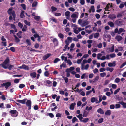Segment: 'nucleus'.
Listing matches in <instances>:
<instances>
[{
	"mask_svg": "<svg viewBox=\"0 0 126 126\" xmlns=\"http://www.w3.org/2000/svg\"><path fill=\"white\" fill-rule=\"evenodd\" d=\"M79 13L78 12H75L73 13L71 15V17L72 18V21L73 23H75L76 21V19L79 16Z\"/></svg>",
	"mask_w": 126,
	"mask_h": 126,
	"instance_id": "1",
	"label": "nucleus"
},
{
	"mask_svg": "<svg viewBox=\"0 0 126 126\" xmlns=\"http://www.w3.org/2000/svg\"><path fill=\"white\" fill-rule=\"evenodd\" d=\"M102 97V95H99L98 96L99 98V101H98L97 98L95 97H93L91 99V101L92 103H94L95 102L96 103H99L102 101L101 97Z\"/></svg>",
	"mask_w": 126,
	"mask_h": 126,
	"instance_id": "2",
	"label": "nucleus"
},
{
	"mask_svg": "<svg viewBox=\"0 0 126 126\" xmlns=\"http://www.w3.org/2000/svg\"><path fill=\"white\" fill-rule=\"evenodd\" d=\"M9 59H6L3 62V63L1 64L2 67L4 69L7 68L9 66Z\"/></svg>",
	"mask_w": 126,
	"mask_h": 126,
	"instance_id": "3",
	"label": "nucleus"
},
{
	"mask_svg": "<svg viewBox=\"0 0 126 126\" xmlns=\"http://www.w3.org/2000/svg\"><path fill=\"white\" fill-rule=\"evenodd\" d=\"M13 8H10L9 9L8 11V14L10 15H12L14 18V20L15 19V12L12 10Z\"/></svg>",
	"mask_w": 126,
	"mask_h": 126,
	"instance_id": "4",
	"label": "nucleus"
},
{
	"mask_svg": "<svg viewBox=\"0 0 126 126\" xmlns=\"http://www.w3.org/2000/svg\"><path fill=\"white\" fill-rule=\"evenodd\" d=\"M10 112L11 114V116L14 117L17 116L18 114V112L16 110H11L10 111Z\"/></svg>",
	"mask_w": 126,
	"mask_h": 126,
	"instance_id": "5",
	"label": "nucleus"
},
{
	"mask_svg": "<svg viewBox=\"0 0 126 126\" xmlns=\"http://www.w3.org/2000/svg\"><path fill=\"white\" fill-rule=\"evenodd\" d=\"M11 85V83L10 82H8L6 83H3L1 84V87H5L6 89H7L8 87Z\"/></svg>",
	"mask_w": 126,
	"mask_h": 126,
	"instance_id": "6",
	"label": "nucleus"
},
{
	"mask_svg": "<svg viewBox=\"0 0 126 126\" xmlns=\"http://www.w3.org/2000/svg\"><path fill=\"white\" fill-rule=\"evenodd\" d=\"M89 66V65L88 64H87L86 65H85V64L81 65V69L83 70H87L88 69Z\"/></svg>",
	"mask_w": 126,
	"mask_h": 126,
	"instance_id": "7",
	"label": "nucleus"
},
{
	"mask_svg": "<svg viewBox=\"0 0 126 126\" xmlns=\"http://www.w3.org/2000/svg\"><path fill=\"white\" fill-rule=\"evenodd\" d=\"M26 105L28 107V110H29L31 109V106L32 102L31 101L28 100L26 103Z\"/></svg>",
	"mask_w": 126,
	"mask_h": 126,
	"instance_id": "8",
	"label": "nucleus"
},
{
	"mask_svg": "<svg viewBox=\"0 0 126 126\" xmlns=\"http://www.w3.org/2000/svg\"><path fill=\"white\" fill-rule=\"evenodd\" d=\"M70 12L68 11L66 12L65 13V15L66 16V18L68 20H69L70 18Z\"/></svg>",
	"mask_w": 126,
	"mask_h": 126,
	"instance_id": "9",
	"label": "nucleus"
},
{
	"mask_svg": "<svg viewBox=\"0 0 126 126\" xmlns=\"http://www.w3.org/2000/svg\"><path fill=\"white\" fill-rule=\"evenodd\" d=\"M114 45H113L110 48H108L107 49V50L108 52H112L114 51Z\"/></svg>",
	"mask_w": 126,
	"mask_h": 126,
	"instance_id": "10",
	"label": "nucleus"
},
{
	"mask_svg": "<svg viewBox=\"0 0 126 126\" xmlns=\"http://www.w3.org/2000/svg\"><path fill=\"white\" fill-rule=\"evenodd\" d=\"M51 55V54H47L43 56V60H45L50 56Z\"/></svg>",
	"mask_w": 126,
	"mask_h": 126,
	"instance_id": "11",
	"label": "nucleus"
},
{
	"mask_svg": "<svg viewBox=\"0 0 126 126\" xmlns=\"http://www.w3.org/2000/svg\"><path fill=\"white\" fill-rule=\"evenodd\" d=\"M75 69V68L73 67H71L69 68H68L65 71L66 72H70L71 71H73Z\"/></svg>",
	"mask_w": 126,
	"mask_h": 126,
	"instance_id": "12",
	"label": "nucleus"
},
{
	"mask_svg": "<svg viewBox=\"0 0 126 126\" xmlns=\"http://www.w3.org/2000/svg\"><path fill=\"white\" fill-rule=\"evenodd\" d=\"M89 23V22L87 20L84 21H82V23L81 24V26L83 27L88 24Z\"/></svg>",
	"mask_w": 126,
	"mask_h": 126,
	"instance_id": "13",
	"label": "nucleus"
},
{
	"mask_svg": "<svg viewBox=\"0 0 126 126\" xmlns=\"http://www.w3.org/2000/svg\"><path fill=\"white\" fill-rule=\"evenodd\" d=\"M92 91L94 94L95 93V92L94 88H92L91 90L87 91L86 93V95H88L90 94L91 93Z\"/></svg>",
	"mask_w": 126,
	"mask_h": 126,
	"instance_id": "14",
	"label": "nucleus"
},
{
	"mask_svg": "<svg viewBox=\"0 0 126 126\" xmlns=\"http://www.w3.org/2000/svg\"><path fill=\"white\" fill-rule=\"evenodd\" d=\"M108 18L112 20H113L116 18V16L114 14L109 15L108 16Z\"/></svg>",
	"mask_w": 126,
	"mask_h": 126,
	"instance_id": "15",
	"label": "nucleus"
},
{
	"mask_svg": "<svg viewBox=\"0 0 126 126\" xmlns=\"http://www.w3.org/2000/svg\"><path fill=\"white\" fill-rule=\"evenodd\" d=\"M115 61H114L113 63H108V65L109 67H114L116 64Z\"/></svg>",
	"mask_w": 126,
	"mask_h": 126,
	"instance_id": "16",
	"label": "nucleus"
},
{
	"mask_svg": "<svg viewBox=\"0 0 126 126\" xmlns=\"http://www.w3.org/2000/svg\"><path fill=\"white\" fill-rule=\"evenodd\" d=\"M36 73L35 72H31L30 73L31 77L33 78H35L36 76Z\"/></svg>",
	"mask_w": 126,
	"mask_h": 126,
	"instance_id": "17",
	"label": "nucleus"
},
{
	"mask_svg": "<svg viewBox=\"0 0 126 126\" xmlns=\"http://www.w3.org/2000/svg\"><path fill=\"white\" fill-rule=\"evenodd\" d=\"M97 112L101 114H103L104 113V112L103 110L101 108L98 109Z\"/></svg>",
	"mask_w": 126,
	"mask_h": 126,
	"instance_id": "18",
	"label": "nucleus"
},
{
	"mask_svg": "<svg viewBox=\"0 0 126 126\" xmlns=\"http://www.w3.org/2000/svg\"><path fill=\"white\" fill-rule=\"evenodd\" d=\"M75 105L76 103H71L70 106V109L71 110H73L74 109V106Z\"/></svg>",
	"mask_w": 126,
	"mask_h": 126,
	"instance_id": "19",
	"label": "nucleus"
},
{
	"mask_svg": "<svg viewBox=\"0 0 126 126\" xmlns=\"http://www.w3.org/2000/svg\"><path fill=\"white\" fill-rule=\"evenodd\" d=\"M115 38L118 41H120L122 39V37L120 35L116 36Z\"/></svg>",
	"mask_w": 126,
	"mask_h": 126,
	"instance_id": "20",
	"label": "nucleus"
},
{
	"mask_svg": "<svg viewBox=\"0 0 126 126\" xmlns=\"http://www.w3.org/2000/svg\"><path fill=\"white\" fill-rule=\"evenodd\" d=\"M53 42L55 46L57 45L58 44V42L56 38L53 39Z\"/></svg>",
	"mask_w": 126,
	"mask_h": 126,
	"instance_id": "21",
	"label": "nucleus"
},
{
	"mask_svg": "<svg viewBox=\"0 0 126 126\" xmlns=\"http://www.w3.org/2000/svg\"><path fill=\"white\" fill-rule=\"evenodd\" d=\"M118 103L121 104L123 106V108H126V103H125L123 101H119L118 102Z\"/></svg>",
	"mask_w": 126,
	"mask_h": 126,
	"instance_id": "22",
	"label": "nucleus"
},
{
	"mask_svg": "<svg viewBox=\"0 0 126 126\" xmlns=\"http://www.w3.org/2000/svg\"><path fill=\"white\" fill-rule=\"evenodd\" d=\"M83 115L82 114H80L78 115H76V116L79 119L80 121H81L83 119Z\"/></svg>",
	"mask_w": 126,
	"mask_h": 126,
	"instance_id": "23",
	"label": "nucleus"
},
{
	"mask_svg": "<svg viewBox=\"0 0 126 126\" xmlns=\"http://www.w3.org/2000/svg\"><path fill=\"white\" fill-rule=\"evenodd\" d=\"M106 115L110 116L111 114V111L110 110H108L105 113Z\"/></svg>",
	"mask_w": 126,
	"mask_h": 126,
	"instance_id": "24",
	"label": "nucleus"
},
{
	"mask_svg": "<svg viewBox=\"0 0 126 126\" xmlns=\"http://www.w3.org/2000/svg\"><path fill=\"white\" fill-rule=\"evenodd\" d=\"M122 21L120 20H117L116 21L115 23L118 25H120L122 24Z\"/></svg>",
	"mask_w": 126,
	"mask_h": 126,
	"instance_id": "25",
	"label": "nucleus"
},
{
	"mask_svg": "<svg viewBox=\"0 0 126 126\" xmlns=\"http://www.w3.org/2000/svg\"><path fill=\"white\" fill-rule=\"evenodd\" d=\"M17 101L18 102L24 104L25 103L26 100L25 99H23L22 100H17Z\"/></svg>",
	"mask_w": 126,
	"mask_h": 126,
	"instance_id": "26",
	"label": "nucleus"
},
{
	"mask_svg": "<svg viewBox=\"0 0 126 126\" xmlns=\"http://www.w3.org/2000/svg\"><path fill=\"white\" fill-rule=\"evenodd\" d=\"M112 6L110 5V4L109 3L106 5V6L105 8V10L107 11V10L110 7H111Z\"/></svg>",
	"mask_w": 126,
	"mask_h": 126,
	"instance_id": "27",
	"label": "nucleus"
},
{
	"mask_svg": "<svg viewBox=\"0 0 126 126\" xmlns=\"http://www.w3.org/2000/svg\"><path fill=\"white\" fill-rule=\"evenodd\" d=\"M125 30L124 29L120 28L119 30L118 34H120L121 33L124 32Z\"/></svg>",
	"mask_w": 126,
	"mask_h": 126,
	"instance_id": "28",
	"label": "nucleus"
},
{
	"mask_svg": "<svg viewBox=\"0 0 126 126\" xmlns=\"http://www.w3.org/2000/svg\"><path fill=\"white\" fill-rule=\"evenodd\" d=\"M22 33V32L21 31H20L17 34V35L18 36L19 38H21V34Z\"/></svg>",
	"mask_w": 126,
	"mask_h": 126,
	"instance_id": "29",
	"label": "nucleus"
},
{
	"mask_svg": "<svg viewBox=\"0 0 126 126\" xmlns=\"http://www.w3.org/2000/svg\"><path fill=\"white\" fill-rule=\"evenodd\" d=\"M23 69L28 70H29V67L25 65V64H23Z\"/></svg>",
	"mask_w": 126,
	"mask_h": 126,
	"instance_id": "30",
	"label": "nucleus"
},
{
	"mask_svg": "<svg viewBox=\"0 0 126 126\" xmlns=\"http://www.w3.org/2000/svg\"><path fill=\"white\" fill-rule=\"evenodd\" d=\"M106 70L107 71H109L110 72H112L113 71L114 69L112 68H109L108 67L107 68Z\"/></svg>",
	"mask_w": 126,
	"mask_h": 126,
	"instance_id": "31",
	"label": "nucleus"
},
{
	"mask_svg": "<svg viewBox=\"0 0 126 126\" xmlns=\"http://www.w3.org/2000/svg\"><path fill=\"white\" fill-rule=\"evenodd\" d=\"M60 68L62 69V67L64 68H66V66L65 64L64 63H63L60 66Z\"/></svg>",
	"mask_w": 126,
	"mask_h": 126,
	"instance_id": "32",
	"label": "nucleus"
},
{
	"mask_svg": "<svg viewBox=\"0 0 126 126\" xmlns=\"http://www.w3.org/2000/svg\"><path fill=\"white\" fill-rule=\"evenodd\" d=\"M92 109V107L91 106H90V107L87 106H86L85 110L87 111H90Z\"/></svg>",
	"mask_w": 126,
	"mask_h": 126,
	"instance_id": "33",
	"label": "nucleus"
},
{
	"mask_svg": "<svg viewBox=\"0 0 126 126\" xmlns=\"http://www.w3.org/2000/svg\"><path fill=\"white\" fill-rule=\"evenodd\" d=\"M14 36L15 38V40L16 42H18L20 41V40L16 35H14Z\"/></svg>",
	"mask_w": 126,
	"mask_h": 126,
	"instance_id": "34",
	"label": "nucleus"
},
{
	"mask_svg": "<svg viewBox=\"0 0 126 126\" xmlns=\"http://www.w3.org/2000/svg\"><path fill=\"white\" fill-rule=\"evenodd\" d=\"M108 24L111 27H113L114 25V23L110 21H109L108 22Z\"/></svg>",
	"mask_w": 126,
	"mask_h": 126,
	"instance_id": "35",
	"label": "nucleus"
},
{
	"mask_svg": "<svg viewBox=\"0 0 126 126\" xmlns=\"http://www.w3.org/2000/svg\"><path fill=\"white\" fill-rule=\"evenodd\" d=\"M89 120V119L88 118H84L83 120H82L81 121V122H83L84 123H86Z\"/></svg>",
	"mask_w": 126,
	"mask_h": 126,
	"instance_id": "36",
	"label": "nucleus"
},
{
	"mask_svg": "<svg viewBox=\"0 0 126 126\" xmlns=\"http://www.w3.org/2000/svg\"><path fill=\"white\" fill-rule=\"evenodd\" d=\"M94 37L95 38H98L99 36V33H96L94 34Z\"/></svg>",
	"mask_w": 126,
	"mask_h": 126,
	"instance_id": "37",
	"label": "nucleus"
},
{
	"mask_svg": "<svg viewBox=\"0 0 126 126\" xmlns=\"http://www.w3.org/2000/svg\"><path fill=\"white\" fill-rule=\"evenodd\" d=\"M62 78L64 80L65 82L66 83H67L68 82V79L67 78L64 76H63Z\"/></svg>",
	"mask_w": 126,
	"mask_h": 126,
	"instance_id": "38",
	"label": "nucleus"
},
{
	"mask_svg": "<svg viewBox=\"0 0 126 126\" xmlns=\"http://www.w3.org/2000/svg\"><path fill=\"white\" fill-rule=\"evenodd\" d=\"M21 79H15L14 80V82L15 83H17L19 82Z\"/></svg>",
	"mask_w": 126,
	"mask_h": 126,
	"instance_id": "39",
	"label": "nucleus"
},
{
	"mask_svg": "<svg viewBox=\"0 0 126 126\" xmlns=\"http://www.w3.org/2000/svg\"><path fill=\"white\" fill-rule=\"evenodd\" d=\"M120 81V79L119 78H117L115 79L114 82L116 83H119Z\"/></svg>",
	"mask_w": 126,
	"mask_h": 126,
	"instance_id": "40",
	"label": "nucleus"
},
{
	"mask_svg": "<svg viewBox=\"0 0 126 126\" xmlns=\"http://www.w3.org/2000/svg\"><path fill=\"white\" fill-rule=\"evenodd\" d=\"M60 61V59L58 58H56L55 59L54 61V63H56L57 62L59 61Z\"/></svg>",
	"mask_w": 126,
	"mask_h": 126,
	"instance_id": "41",
	"label": "nucleus"
},
{
	"mask_svg": "<svg viewBox=\"0 0 126 126\" xmlns=\"http://www.w3.org/2000/svg\"><path fill=\"white\" fill-rule=\"evenodd\" d=\"M88 114V113L87 112L84 110L83 113V117H86L87 116Z\"/></svg>",
	"mask_w": 126,
	"mask_h": 126,
	"instance_id": "42",
	"label": "nucleus"
},
{
	"mask_svg": "<svg viewBox=\"0 0 126 126\" xmlns=\"http://www.w3.org/2000/svg\"><path fill=\"white\" fill-rule=\"evenodd\" d=\"M27 27L26 25L24 26L23 28L22 29V30L23 31H25L27 30Z\"/></svg>",
	"mask_w": 126,
	"mask_h": 126,
	"instance_id": "43",
	"label": "nucleus"
},
{
	"mask_svg": "<svg viewBox=\"0 0 126 126\" xmlns=\"http://www.w3.org/2000/svg\"><path fill=\"white\" fill-rule=\"evenodd\" d=\"M25 86V85L23 84H20L19 86V87L20 88H22Z\"/></svg>",
	"mask_w": 126,
	"mask_h": 126,
	"instance_id": "44",
	"label": "nucleus"
},
{
	"mask_svg": "<svg viewBox=\"0 0 126 126\" xmlns=\"http://www.w3.org/2000/svg\"><path fill=\"white\" fill-rule=\"evenodd\" d=\"M24 11H22L21 13V14L20 15V17L21 18H22L23 17L24 15Z\"/></svg>",
	"mask_w": 126,
	"mask_h": 126,
	"instance_id": "45",
	"label": "nucleus"
},
{
	"mask_svg": "<svg viewBox=\"0 0 126 126\" xmlns=\"http://www.w3.org/2000/svg\"><path fill=\"white\" fill-rule=\"evenodd\" d=\"M34 19L35 20L38 21L40 18V17L39 16H35L34 17Z\"/></svg>",
	"mask_w": 126,
	"mask_h": 126,
	"instance_id": "46",
	"label": "nucleus"
},
{
	"mask_svg": "<svg viewBox=\"0 0 126 126\" xmlns=\"http://www.w3.org/2000/svg\"><path fill=\"white\" fill-rule=\"evenodd\" d=\"M110 57L111 58H114L116 56L115 54L114 53L111 54H110Z\"/></svg>",
	"mask_w": 126,
	"mask_h": 126,
	"instance_id": "47",
	"label": "nucleus"
},
{
	"mask_svg": "<svg viewBox=\"0 0 126 126\" xmlns=\"http://www.w3.org/2000/svg\"><path fill=\"white\" fill-rule=\"evenodd\" d=\"M24 22L26 25L28 26H30V22L28 21H27L26 20H25L24 21Z\"/></svg>",
	"mask_w": 126,
	"mask_h": 126,
	"instance_id": "48",
	"label": "nucleus"
},
{
	"mask_svg": "<svg viewBox=\"0 0 126 126\" xmlns=\"http://www.w3.org/2000/svg\"><path fill=\"white\" fill-rule=\"evenodd\" d=\"M58 36L60 38L62 39H63L64 36V35L61 33H59L58 34Z\"/></svg>",
	"mask_w": 126,
	"mask_h": 126,
	"instance_id": "49",
	"label": "nucleus"
},
{
	"mask_svg": "<svg viewBox=\"0 0 126 126\" xmlns=\"http://www.w3.org/2000/svg\"><path fill=\"white\" fill-rule=\"evenodd\" d=\"M78 120L75 117H74L72 119V122L73 123H74L76 121H77Z\"/></svg>",
	"mask_w": 126,
	"mask_h": 126,
	"instance_id": "50",
	"label": "nucleus"
},
{
	"mask_svg": "<svg viewBox=\"0 0 126 126\" xmlns=\"http://www.w3.org/2000/svg\"><path fill=\"white\" fill-rule=\"evenodd\" d=\"M37 2L36 1L34 2L32 4V6L33 7H35L37 5Z\"/></svg>",
	"mask_w": 126,
	"mask_h": 126,
	"instance_id": "51",
	"label": "nucleus"
},
{
	"mask_svg": "<svg viewBox=\"0 0 126 126\" xmlns=\"http://www.w3.org/2000/svg\"><path fill=\"white\" fill-rule=\"evenodd\" d=\"M26 42L28 44V45H30L31 44V43L30 42V40L29 39H27L26 40Z\"/></svg>",
	"mask_w": 126,
	"mask_h": 126,
	"instance_id": "52",
	"label": "nucleus"
},
{
	"mask_svg": "<svg viewBox=\"0 0 126 126\" xmlns=\"http://www.w3.org/2000/svg\"><path fill=\"white\" fill-rule=\"evenodd\" d=\"M67 62L69 66H70L72 64V62L69 59L68 60V61H67Z\"/></svg>",
	"mask_w": 126,
	"mask_h": 126,
	"instance_id": "53",
	"label": "nucleus"
},
{
	"mask_svg": "<svg viewBox=\"0 0 126 126\" xmlns=\"http://www.w3.org/2000/svg\"><path fill=\"white\" fill-rule=\"evenodd\" d=\"M49 73L47 71H46L44 73V75L46 77H48L49 75Z\"/></svg>",
	"mask_w": 126,
	"mask_h": 126,
	"instance_id": "54",
	"label": "nucleus"
},
{
	"mask_svg": "<svg viewBox=\"0 0 126 126\" xmlns=\"http://www.w3.org/2000/svg\"><path fill=\"white\" fill-rule=\"evenodd\" d=\"M51 9L52 11V12L55 11L57 10V8H56L53 6H52L51 7Z\"/></svg>",
	"mask_w": 126,
	"mask_h": 126,
	"instance_id": "55",
	"label": "nucleus"
},
{
	"mask_svg": "<svg viewBox=\"0 0 126 126\" xmlns=\"http://www.w3.org/2000/svg\"><path fill=\"white\" fill-rule=\"evenodd\" d=\"M98 49L96 48H92V51L93 52H97L98 51Z\"/></svg>",
	"mask_w": 126,
	"mask_h": 126,
	"instance_id": "56",
	"label": "nucleus"
},
{
	"mask_svg": "<svg viewBox=\"0 0 126 126\" xmlns=\"http://www.w3.org/2000/svg\"><path fill=\"white\" fill-rule=\"evenodd\" d=\"M99 78V76H97L95 78V79H93L94 81L95 82H96L98 80Z\"/></svg>",
	"mask_w": 126,
	"mask_h": 126,
	"instance_id": "57",
	"label": "nucleus"
},
{
	"mask_svg": "<svg viewBox=\"0 0 126 126\" xmlns=\"http://www.w3.org/2000/svg\"><path fill=\"white\" fill-rule=\"evenodd\" d=\"M102 54L101 53H99L97 54V59H98L100 60L101 58H100V57L102 56Z\"/></svg>",
	"mask_w": 126,
	"mask_h": 126,
	"instance_id": "58",
	"label": "nucleus"
},
{
	"mask_svg": "<svg viewBox=\"0 0 126 126\" xmlns=\"http://www.w3.org/2000/svg\"><path fill=\"white\" fill-rule=\"evenodd\" d=\"M72 26L73 27V29H77L78 28L77 25L75 24H73L72 25Z\"/></svg>",
	"mask_w": 126,
	"mask_h": 126,
	"instance_id": "59",
	"label": "nucleus"
},
{
	"mask_svg": "<svg viewBox=\"0 0 126 126\" xmlns=\"http://www.w3.org/2000/svg\"><path fill=\"white\" fill-rule=\"evenodd\" d=\"M14 67V65L9 64V66L7 68L9 70H11L12 68H13Z\"/></svg>",
	"mask_w": 126,
	"mask_h": 126,
	"instance_id": "60",
	"label": "nucleus"
},
{
	"mask_svg": "<svg viewBox=\"0 0 126 126\" xmlns=\"http://www.w3.org/2000/svg\"><path fill=\"white\" fill-rule=\"evenodd\" d=\"M55 16H58L61 15V14L59 13H56L54 14Z\"/></svg>",
	"mask_w": 126,
	"mask_h": 126,
	"instance_id": "61",
	"label": "nucleus"
},
{
	"mask_svg": "<svg viewBox=\"0 0 126 126\" xmlns=\"http://www.w3.org/2000/svg\"><path fill=\"white\" fill-rule=\"evenodd\" d=\"M90 9L93 12H94L95 11L94 8V6H92L91 7Z\"/></svg>",
	"mask_w": 126,
	"mask_h": 126,
	"instance_id": "62",
	"label": "nucleus"
},
{
	"mask_svg": "<svg viewBox=\"0 0 126 126\" xmlns=\"http://www.w3.org/2000/svg\"><path fill=\"white\" fill-rule=\"evenodd\" d=\"M97 46L98 47L100 48H101L102 47V45L101 43H100L99 44H97Z\"/></svg>",
	"mask_w": 126,
	"mask_h": 126,
	"instance_id": "63",
	"label": "nucleus"
},
{
	"mask_svg": "<svg viewBox=\"0 0 126 126\" xmlns=\"http://www.w3.org/2000/svg\"><path fill=\"white\" fill-rule=\"evenodd\" d=\"M106 75V73L105 72H103L100 73V75L102 77H103Z\"/></svg>",
	"mask_w": 126,
	"mask_h": 126,
	"instance_id": "64",
	"label": "nucleus"
}]
</instances>
